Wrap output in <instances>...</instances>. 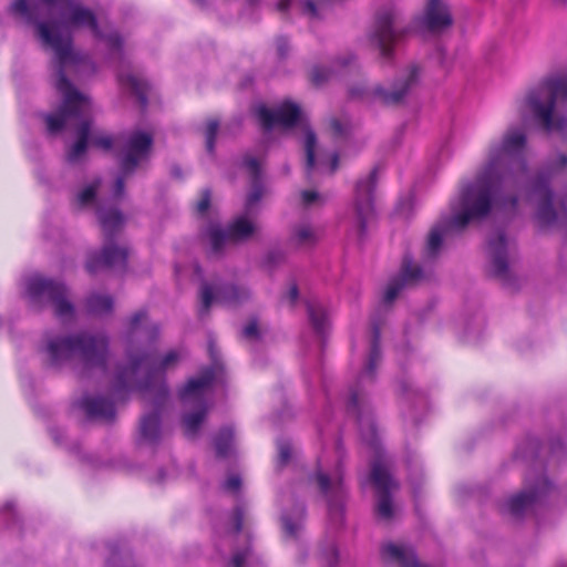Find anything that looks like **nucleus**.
<instances>
[{"label": "nucleus", "mask_w": 567, "mask_h": 567, "mask_svg": "<svg viewBox=\"0 0 567 567\" xmlns=\"http://www.w3.org/2000/svg\"><path fill=\"white\" fill-rule=\"evenodd\" d=\"M38 37L45 48L53 51L54 86L72 84L66 75L78 73L86 58L72 48L71 30L87 27L102 37L94 13L75 0H33L28 3Z\"/></svg>", "instance_id": "1"}, {"label": "nucleus", "mask_w": 567, "mask_h": 567, "mask_svg": "<svg viewBox=\"0 0 567 567\" xmlns=\"http://www.w3.org/2000/svg\"><path fill=\"white\" fill-rule=\"evenodd\" d=\"M62 95V105L56 114L45 115L49 132L58 133L65 126H75L78 141L68 153V161L78 162L85 153L89 142L93 145L110 150L113 141L110 136L91 131L89 120L91 103L86 95L80 93L72 84L55 87Z\"/></svg>", "instance_id": "2"}, {"label": "nucleus", "mask_w": 567, "mask_h": 567, "mask_svg": "<svg viewBox=\"0 0 567 567\" xmlns=\"http://www.w3.org/2000/svg\"><path fill=\"white\" fill-rule=\"evenodd\" d=\"M45 351L54 365L71 362L81 374L92 369H104L107 357V339L103 334L80 333L55 337L47 341Z\"/></svg>", "instance_id": "3"}, {"label": "nucleus", "mask_w": 567, "mask_h": 567, "mask_svg": "<svg viewBox=\"0 0 567 567\" xmlns=\"http://www.w3.org/2000/svg\"><path fill=\"white\" fill-rule=\"evenodd\" d=\"M360 405L361 398L359 392L357 390H351L348 409L350 412L357 414L361 436L375 454L371 465L370 475V478L377 489L375 512L380 518L390 520L394 515L391 494L399 488V485L389 472L388 463L381 452L377 437V430L372 420L359 414Z\"/></svg>", "instance_id": "4"}, {"label": "nucleus", "mask_w": 567, "mask_h": 567, "mask_svg": "<svg viewBox=\"0 0 567 567\" xmlns=\"http://www.w3.org/2000/svg\"><path fill=\"white\" fill-rule=\"evenodd\" d=\"M182 352L172 350L161 360L156 358L153 349L147 348L142 352H128V367L121 368L117 371L114 393L133 388L150 390L148 379L174 368L181 360Z\"/></svg>", "instance_id": "5"}, {"label": "nucleus", "mask_w": 567, "mask_h": 567, "mask_svg": "<svg viewBox=\"0 0 567 567\" xmlns=\"http://www.w3.org/2000/svg\"><path fill=\"white\" fill-rule=\"evenodd\" d=\"M567 101V75L549 78L530 90L525 106L546 132H567V117L558 118L555 111Z\"/></svg>", "instance_id": "6"}, {"label": "nucleus", "mask_w": 567, "mask_h": 567, "mask_svg": "<svg viewBox=\"0 0 567 567\" xmlns=\"http://www.w3.org/2000/svg\"><path fill=\"white\" fill-rule=\"evenodd\" d=\"M96 214L102 227L105 243L100 255H90L86 261V269L94 274L103 268L123 270L126 266L128 250L113 241V235L120 230L123 225L122 214L114 207H106L102 202L99 203Z\"/></svg>", "instance_id": "7"}, {"label": "nucleus", "mask_w": 567, "mask_h": 567, "mask_svg": "<svg viewBox=\"0 0 567 567\" xmlns=\"http://www.w3.org/2000/svg\"><path fill=\"white\" fill-rule=\"evenodd\" d=\"M257 115L261 125L266 130H270L275 126L290 128L297 125L302 128L303 147L306 153V169L309 174L316 165L317 136L305 121L300 107L297 104L288 101L279 104L274 109H268L261 105L257 109Z\"/></svg>", "instance_id": "8"}, {"label": "nucleus", "mask_w": 567, "mask_h": 567, "mask_svg": "<svg viewBox=\"0 0 567 567\" xmlns=\"http://www.w3.org/2000/svg\"><path fill=\"white\" fill-rule=\"evenodd\" d=\"M117 144L120 146L118 157L121 175L114 183V199H120L123 196L125 178L131 175L143 161L148 158L153 145V136L146 132L134 131L121 136Z\"/></svg>", "instance_id": "9"}, {"label": "nucleus", "mask_w": 567, "mask_h": 567, "mask_svg": "<svg viewBox=\"0 0 567 567\" xmlns=\"http://www.w3.org/2000/svg\"><path fill=\"white\" fill-rule=\"evenodd\" d=\"M27 293L34 306L48 302L62 322L74 318L75 309L63 284L33 276L27 281Z\"/></svg>", "instance_id": "10"}, {"label": "nucleus", "mask_w": 567, "mask_h": 567, "mask_svg": "<svg viewBox=\"0 0 567 567\" xmlns=\"http://www.w3.org/2000/svg\"><path fill=\"white\" fill-rule=\"evenodd\" d=\"M213 380V371L207 370L198 378L190 379L179 393L185 406L192 405L195 408L194 412L185 413L183 416L185 434L190 439L197 435L200 424L208 412L205 394Z\"/></svg>", "instance_id": "11"}, {"label": "nucleus", "mask_w": 567, "mask_h": 567, "mask_svg": "<svg viewBox=\"0 0 567 567\" xmlns=\"http://www.w3.org/2000/svg\"><path fill=\"white\" fill-rule=\"evenodd\" d=\"M257 217L258 215L244 209L229 224L227 230L221 229L216 224H210L205 236L210 245L212 252L220 254L228 241H246L257 235L260 229Z\"/></svg>", "instance_id": "12"}, {"label": "nucleus", "mask_w": 567, "mask_h": 567, "mask_svg": "<svg viewBox=\"0 0 567 567\" xmlns=\"http://www.w3.org/2000/svg\"><path fill=\"white\" fill-rule=\"evenodd\" d=\"M399 13L393 8H384L377 13L374 24L369 32V43L379 51L380 56L390 61L392 59L394 44L403 34L399 29Z\"/></svg>", "instance_id": "13"}, {"label": "nucleus", "mask_w": 567, "mask_h": 567, "mask_svg": "<svg viewBox=\"0 0 567 567\" xmlns=\"http://www.w3.org/2000/svg\"><path fill=\"white\" fill-rule=\"evenodd\" d=\"M419 76L420 68L411 64L395 81L391 90H385L381 85H377L370 91L363 87H351L350 94L353 97L372 99L384 105H398L404 101L412 87L417 83Z\"/></svg>", "instance_id": "14"}, {"label": "nucleus", "mask_w": 567, "mask_h": 567, "mask_svg": "<svg viewBox=\"0 0 567 567\" xmlns=\"http://www.w3.org/2000/svg\"><path fill=\"white\" fill-rule=\"evenodd\" d=\"M378 167H374L364 178L355 184L354 213L359 231L363 234L367 223L373 217L372 193L377 185Z\"/></svg>", "instance_id": "15"}, {"label": "nucleus", "mask_w": 567, "mask_h": 567, "mask_svg": "<svg viewBox=\"0 0 567 567\" xmlns=\"http://www.w3.org/2000/svg\"><path fill=\"white\" fill-rule=\"evenodd\" d=\"M249 296L247 289L233 285L219 287L215 293L209 285L203 284L200 287L199 316L206 315L214 301L233 306L248 299Z\"/></svg>", "instance_id": "16"}, {"label": "nucleus", "mask_w": 567, "mask_h": 567, "mask_svg": "<svg viewBox=\"0 0 567 567\" xmlns=\"http://www.w3.org/2000/svg\"><path fill=\"white\" fill-rule=\"evenodd\" d=\"M415 22L426 31L439 33L453 24V17L443 0H427L423 14Z\"/></svg>", "instance_id": "17"}, {"label": "nucleus", "mask_w": 567, "mask_h": 567, "mask_svg": "<svg viewBox=\"0 0 567 567\" xmlns=\"http://www.w3.org/2000/svg\"><path fill=\"white\" fill-rule=\"evenodd\" d=\"M549 489V484L545 477L537 481L532 491H524L511 497L504 505L503 511L518 518L524 515L532 506Z\"/></svg>", "instance_id": "18"}, {"label": "nucleus", "mask_w": 567, "mask_h": 567, "mask_svg": "<svg viewBox=\"0 0 567 567\" xmlns=\"http://www.w3.org/2000/svg\"><path fill=\"white\" fill-rule=\"evenodd\" d=\"M316 481L321 493L327 497L329 514L339 515L344 495L341 476L338 473L329 476L319 471L316 474Z\"/></svg>", "instance_id": "19"}, {"label": "nucleus", "mask_w": 567, "mask_h": 567, "mask_svg": "<svg viewBox=\"0 0 567 567\" xmlns=\"http://www.w3.org/2000/svg\"><path fill=\"white\" fill-rule=\"evenodd\" d=\"M243 166L251 178V187L247 194L244 209L258 215V205L266 195V188L259 181V162L255 157L247 155L244 157Z\"/></svg>", "instance_id": "20"}, {"label": "nucleus", "mask_w": 567, "mask_h": 567, "mask_svg": "<svg viewBox=\"0 0 567 567\" xmlns=\"http://www.w3.org/2000/svg\"><path fill=\"white\" fill-rule=\"evenodd\" d=\"M422 278V270L411 260L404 259L402 272L399 278L391 280L384 292V302L391 303L398 297L400 291L410 284L416 282Z\"/></svg>", "instance_id": "21"}, {"label": "nucleus", "mask_w": 567, "mask_h": 567, "mask_svg": "<svg viewBox=\"0 0 567 567\" xmlns=\"http://www.w3.org/2000/svg\"><path fill=\"white\" fill-rule=\"evenodd\" d=\"M487 250L495 275L505 277L508 271V243L503 233H496L488 239Z\"/></svg>", "instance_id": "22"}, {"label": "nucleus", "mask_w": 567, "mask_h": 567, "mask_svg": "<svg viewBox=\"0 0 567 567\" xmlns=\"http://www.w3.org/2000/svg\"><path fill=\"white\" fill-rule=\"evenodd\" d=\"M127 332L138 341L152 342L158 334V328L148 322L147 313L144 310H138L130 317Z\"/></svg>", "instance_id": "23"}, {"label": "nucleus", "mask_w": 567, "mask_h": 567, "mask_svg": "<svg viewBox=\"0 0 567 567\" xmlns=\"http://www.w3.org/2000/svg\"><path fill=\"white\" fill-rule=\"evenodd\" d=\"M382 556L399 567H427L421 565L411 547L395 544H386L382 547Z\"/></svg>", "instance_id": "24"}, {"label": "nucleus", "mask_w": 567, "mask_h": 567, "mask_svg": "<svg viewBox=\"0 0 567 567\" xmlns=\"http://www.w3.org/2000/svg\"><path fill=\"white\" fill-rule=\"evenodd\" d=\"M305 507L298 505L292 513L281 516L282 532L286 539L298 540L303 530Z\"/></svg>", "instance_id": "25"}, {"label": "nucleus", "mask_w": 567, "mask_h": 567, "mask_svg": "<svg viewBox=\"0 0 567 567\" xmlns=\"http://www.w3.org/2000/svg\"><path fill=\"white\" fill-rule=\"evenodd\" d=\"M81 408L90 417H99L106 421L113 420L115 414L113 403L100 396L83 398Z\"/></svg>", "instance_id": "26"}, {"label": "nucleus", "mask_w": 567, "mask_h": 567, "mask_svg": "<svg viewBox=\"0 0 567 567\" xmlns=\"http://www.w3.org/2000/svg\"><path fill=\"white\" fill-rule=\"evenodd\" d=\"M318 234L309 224L296 225L289 236V245L296 249H306L316 245Z\"/></svg>", "instance_id": "27"}, {"label": "nucleus", "mask_w": 567, "mask_h": 567, "mask_svg": "<svg viewBox=\"0 0 567 567\" xmlns=\"http://www.w3.org/2000/svg\"><path fill=\"white\" fill-rule=\"evenodd\" d=\"M307 312L312 329L320 336H323L329 328V315L326 307L318 301L307 303Z\"/></svg>", "instance_id": "28"}, {"label": "nucleus", "mask_w": 567, "mask_h": 567, "mask_svg": "<svg viewBox=\"0 0 567 567\" xmlns=\"http://www.w3.org/2000/svg\"><path fill=\"white\" fill-rule=\"evenodd\" d=\"M141 439L147 444H156L161 439L159 416L156 412L143 416L140 425Z\"/></svg>", "instance_id": "29"}, {"label": "nucleus", "mask_w": 567, "mask_h": 567, "mask_svg": "<svg viewBox=\"0 0 567 567\" xmlns=\"http://www.w3.org/2000/svg\"><path fill=\"white\" fill-rule=\"evenodd\" d=\"M86 309L92 315H106L113 309V299L107 295L93 293L86 299Z\"/></svg>", "instance_id": "30"}, {"label": "nucleus", "mask_w": 567, "mask_h": 567, "mask_svg": "<svg viewBox=\"0 0 567 567\" xmlns=\"http://www.w3.org/2000/svg\"><path fill=\"white\" fill-rule=\"evenodd\" d=\"M121 81L138 99L141 105L145 106L147 103L148 84L143 79L133 74L122 78Z\"/></svg>", "instance_id": "31"}, {"label": "nucleus", "mask_w": 567, "mask_h": 567, "mask_svg": "<svg viewBox=\"0 0 567 567\" xmlns=\"http://www.w3.org/2000/svg\"><path fill=\"white\" fill-rule=\"evenodd\" d=\"M234 433L230 427L221 429L215 439V449L218 456L226 457L233 447Z\"/></svg>", "instance_id": "32"}, {"label": "nucleus", "mask_w": 567, "mask_h": 567, "mask_svg": "<svg viewBox=\"0 0 567 567\" xmlns=\"http://www.w3.org/2000/svg\"><path fill=\"white\" fill-rule=\"evenodd\" d=\"M329 127L333 137L343 138L350 134L352 123L347 115H341L340 117L333 116L329 121Z\"/></svg>", "instance_id": "33"}, {"label": "nucleus", "mask_w": 567, "mask_h": 567, "mask_svg": "<svg viewBox=\"0 0 567 567\" xmlns=\"http://www.w3.org/2000/svg\"><path fill=\"white\" fill-rule=\"evenodd\" d=\"M379 361H380L379 332L375 330L373 341L371 344L368 363H367L365 369L362 372L360 379L367 378V377L372 378V374H373Z\"/></svg>", "instance_id": "34"}, {"label": "nucleus", "mask_w": 567, "mask_h": 567, "mask_svg": "<svg viewBox=\"0 0 567 567\" xmlns=\"http://www.w3.org/2000/svg\"><path fill=\"white\" fill-rule=\"evenodd\" d=\"M100 186V182H95L85 188H83L75 198V206L84 208L95 203L96 190Z\"/></svg>", "instance_id": "35"}, {"label": "nucleus", "mask_w": 567, "mask_h": 567, "mask_svg": "<svg viewBox=\"0 0 567 567\" xmlns=\"http://www.w3.org/2000/svg\"><path fill=\"white\" fill-rule=\"evenodd\" d=\"M219 123L216 120H209L206 125L205 137L206 148L209 153L214 152L215 137L217 135Z\"/></svg>", "instance_id": "36"}, {"label": "nucleus", "mask_w": 567, "mask_h": 567, "mask_svg": "<svg viewBox=\"0 0 567 567\" xmlns=\"http://www.w3.org/2000/svg\"><path fill=\"white\" fill-rule=\"evenodd\" d=\"M331 74L329 69L315 66L310 72V81L313 85L320 86L331 78Z\"/></svg>", "instance_id": "37"}, {"label": "nucleus", "mask_w": 567, "mask_h": 567, "mask_svg": "<svg viewBox=\"0 0 567 567\" xmlns=\"http://www.w3.org/2000/svg\"><path fill=\"white\" fill-rule=\"evenodd\" d=\"M301 200L303 206L309 207L323 203V197L316 190H303L301 193Z\"/></svg>", "instance_id": "38"}, {"label": "nucleus", "mask_w": 567, "mask_h": 567, "mask_svg": "<svg viewBox=\"0 0 567 567\" xmlns=\"http://www.w3.org/2000/svg\"><path fill=\"white\" fill-rule=\"evenodd\" d=\"M279 458L278 462L280 465H285L289 462L291 457V446L288 442H280L278 444Z\"/></svg>", "instance_id": "39"}, {"label": "nucleus", "mask_w": 567, "mask_h": 567, "mask_svg": "<svg viewBox=\"0 0 567 567\" xmlns=\"http://www.w3.org/2000/svg\"><path fill=\"white\" fill-rule=\"evenodd\" d=\"M324 557L330 567L334 566L338 561V549L334 543H330L324 551Z\"/></svg>", "instance_id": "40"}, {"label": "nucleus", "mask_w": 567, "mask_h": 567, "mask_svg": "<svg viewBox=\"0 0 567 567\" xmlns=\"http://www.w3.org/2000/svg\"><path fill=\"white\" fill-rule=\"evenodd\" d=\"M240 486H241V480L238 475L229 476L224 483V488L229 492H234V493L238 492Z\"/></svg>", "instance_id": "41"}, {"label": "nucleus", "mask_w": 567, "mask_h": 567, "mask_svg": "<svg viewBox=\"0 0 567 567\" xmlns=\"http://www.w3.org/2000/svg\"><path fill=\"white\" fill-rule=\"evenodd\" d=\"M209 205H210V192L208 189H205L202 193L200 200L197 203V212L199 214H205L208 210Z\"/></svg>", "instance_id": "42"}, {"label": "nucleus", "mask_w": 567, "mask_h": 567, "mask_svg": "<svg viewBox=\"0 0 567 567\" xmlns=\"http://www.w3.org/2000/svg\"><path fill=\"white\" fill-rule=\"evenodd\" d=\"M247 556L248 549L235 553L230 561L231 567H243Z\"/></svg>", "instance_id": "43"}, {"label": "nucleus", "mask_w": 567, "mask_h": 567, "mask_svg": "<svg viewBox=\"0 0 567 567\" xmlns=\"http://www.w3.org/2000/svg\"><path fill=\"white\" fill-rule=\"evenodd\" d=\"M243 333L246 338L248 339H252V338H257L258 337V328H257V323L255 321L248 323L244 330H243Z\"/></svg>", "instance_id": "44"}, {"label": "nucleus", "mask_w": 567, "mask_h": 567, "mask_svg": "<svg viewBox=\"0 0 567 567\" xmlns=\"http://www.w3.org/2000/svg\"><path fill=\"white\" fill-rule=\"evenodd\" d=\"M243 519H244V512L241 508H236L234 513V529L236 533H239L241 530L243 526Z\"/></svg>", "instance_id": "45"}, {"label": "nucleus", "mask_w": 567, "mask_h": 567, "mask_svg": "<svg viewBox=\"0 0 567 567\" xmlns=\"http://www.w3.org/2000/svg\"><path fill=\"white\" fill-rule=\"evenodd\" d=\"M166 399H167V389L164 385H159L156 396H155V400H154V404L156 406L163 405L164 402L166 401Z\"/></svg>", "instance_id": "46"}, {"label": "nucleus", "mask_w": 567, "mask_h": 567, "mask_svg": "<svg viewBox=\"0 0 567 567\" xmlns=\"http://www.w3.org/2000/svg\"><path fill=\"white\" fill-rule=\"evenodd\" d=\"M298 297H299L298 288H297V286H296V285H292V286L289 288V291L287 292V295H286V297H285V298L288 300V302H289L290 305H293V303L297 301Z\"/></svg>", "instance_id": "47"}, {"label": "nucleus", "mask_w": 567, "mask_h": 567, "mask_svg": "<svg viewBox=\"0 0 567 567\" xmlns=\"http://www.w3.org/2000/svg\"><path fill=\"white\" fill-rule=\"evenodd\" d=\"M106 41L111 48H114V49L121 48L122 41H121V38L118 37V34H116V33L109 34L106 37Z\"/></svg>", "instance_id": "48"}, {"label": "nucleus", "mask_w": 567, "mask_h": 567, "mask_svg": "<svg viewBox=\"0 0 567 567\" xmlns=\"http://www.w3.org/2000/svg\"><path fill=\"white\" fill-rule=\"evenodd\" d=\"M277 49H278L280 56H284L288 49V43L286 42V40L279 39L277 42Z\"/></svg>", "instance_id": "49"}, {"label": "nucleus", "mask_w": 567, "mask_h": 567, "mask_svg": "<svg viewBox=\"0 0 567 567\" xmlns=\"http://www.w3.org/2000/svg\"><path fill=\"white\" fill-rule=\"evenodd\" d=\"M291 0H280L278 2V10L285 11L290 6Z\"/></svg>", "instance_id": "50"}, {"label": "nucleus", "mask_w": 567, "mask_h": 567, "mask_svg": "<svg viewBox=\"0 0 567 567\" xmlns=\"http://www.w3.org/2000/svg\"><path fill=\"white\" fill-rule=\"evenodd\" d=\"M558 164L560 167H567V154L559 155Z\"/></svg>", "instance_id": "51"}, {"label": "nucleus", "mask_w": 567, "mask_h": 567, "mask_svg": "<svg viewBox=\"0 0 567 567\" xmlns=\"http://www.w3.org/2000/svg\"><path fill=\"white\" fill-rule=\"evenodd\" d=\"M338 167V155L334 154L331 161V173H333Z\"/></svg>", "instance_id": "52"}, {"label": "nucleus", "mask_w": 567, "mask_h": 567, "mask_svg": "<svg viewBox=\"0 0 567 567\" xmlns=\"http://www.w3.org/2000/svg\"><path fill=\"white\" fill-rule=\"evenodd\" d=\"M553 2L557 7H565L567 4V0H553Z\"/></svg>", "instance_id": "53"}, {"label": "nucleus", "mask_w": 567, "mask_h": 567, "mask_svg": "<svg viewBox=\"0 0 567 567\" xmlns=\"http://www.w3.org/2000/svg\"><path fill=\"white\" fill-rule=\"evenodd\" d=\"M209 352L212 355H214V346L213 343H209Z\"/></svg>", "instance_id": "54"}]
</instances>
